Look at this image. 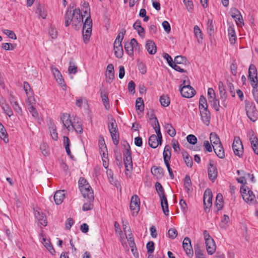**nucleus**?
Wrapping results in <instances>:
<instances>
[{
    "label": "nucleus",
    "instance_id": "nucleus-59",
    "mask_svg": "<svg viewBox=\"0 0 258 258\" xmlns=\"http://www.w3.org/2000/svg\"><path fill=\"white\" fill-rule=\"evenodd\" d=\"M49 34L52 39H56L57 37V31L54 26L50 27Z\"/></svg>",
    "mask_w": 258,
    "mask_h": 258
},
{
    "label": "nucleus",
    "instance_id": "nucleus-45",
    "mask_svg": "<svg viewBox=\"0 0 258 258\" xmlns=\"http://www.w3.org/2000/svg\"><path fill=\"white\" fill-rule=\"evenodd\" d=\"M69 73L71 75L76 74L78 72V67L75 65V63L71 61L70 62V66L68 68Z\"/></svg>",
    "mask_w": 258,
    "mask_h": 258
},
{
    "label": "nucleus",
    "instance_id": "nucleus-22",
    "mask_svg": "<svg viewBox=\"0 0 258 258\" xmlns=\"http://www.w3.org/2000/svg\"><path fill=\"white\" fill-rule=\"evenodd\" d=\"M146 48L150 54H154L157 51V48L155 43L151 40L147 41Z\"/></svg>",
    "mask_w": 258,
    "mask_h": 258
},
{
    "label": "nucleus",
    "instance_id": "nucleus-4",
    "mask_svg": "<svg viewBox=\"0 0 258 258\" xmlns=\"http://www.w3.org/2000/svg\"><path fill=\"white\" fill-rule=\"evenodd\" d=\"M157 135H152L148 140L149 145L152 148H156L159 145L162 144V137L160 132V127L154 128Z\"/></svg>",
    "mask_w": 258,
    "mask_h": 258
},
{
    "label": "nucleus",
    "instance_id": "nucleus-15",
    "mask_svg": "<svg viewBox=\"0 0 258 258\" xmlns=\"http://www.w3.org/2000/svg\"><path fill=\"white\" fill-rule=\"evenodd\" d=\"M249 140L253 152L258 155V139L253 132L250 133Z\"/></svg>",
    "mask_w": 258,
    "mask_h": 258
},
{
    "label": "nucleus",
    "instance_id": "nucleus-29",
    "mask_svg": "<svg viewBox=\"0 0 258 258\" xmlns=\"http://www.w3.org/2000/svg\"><path fill=\"white\" fill-rule=\"evenodd\" d=\"M52 72L54 75V77L55 78L56 81L59 83L60 85H63L64 83V81L62 78V75L58 69L57 68H53L52 69Z\"/></svg>",
    "mask_w": 258,
    "mask_h": 258
},
{
    "label": "nucleus",
    "instance_id": "nucleus-43",
    "mask_svg": "<svg viewBox=\"0 0 258 258\" xmlns=\"http://www.w3.org/2000/svg\"><path fill=\"white\" fill-rule=\"evenodd\" d=\"M163 154L164 159H170L171 154V147L169 145H167L165 146Z\"/></svg>",
    "mask_w": 258,
    "mask_h": 258
},
{
    "label": "nucleus",
    "instance_id": "nucleus-30",
    "mask_svg": "<svg viewBox=\"0 0 258 258\" xmlns=\"http://www.w3.org/2000/svg\"><path fill=\"white\" fill-rule=\"evenodd\" d=\"M151 170V173L157 177H161L163 175V169L161 167L153 166Z\"/></svg>",
    "mask_w": 258,
    "mask_h": 258
},
{
    "label": "nucleus",
    "instance_id": "nucleus-28",
    "mask_svg": "<svg viewBox=\"0 0 258 258\" xmlns=\"http://www.w3.org/2000/svg\"><path fill=\"white\" fill-rule=\"evenodd\" d=\"M101 98L104 104V107L106 109L109 108V99L108 97V93L106 91L101 92Z\"/></svg>",
    "mask_w": 258,
    "mask_h": 258
},
{
    "label": "nucleus",
    "instance_id": "nucleus-55",
    "mask_svg": "<svg viewBox=\"0 0 258 258\" xmlns=\"http://www.w3.org/2000/svg\"><path fill=\"white\" fill-rule=\"evenodd\" d=\"M113 144L117 145L119 143V134L118 132H115L110 134Z\"/></svg>",
    "mask_w": 258,
    "mask_h": 258
},
{
    "label": "nucleus",
    "instance_id": "nucleus-47",
    "mask_svg": "<svg viewBox=\"0 0 258 258\" xmlns=\"http://www.w3.org/2000/svg\"><path fill=\"white\" fill-rule=\"evenodd\" d=\"M160 102L163 106L167 107L170 104V99L167 96L163 95L160 97Z\"/></svg>",
    "mask_w": 258,
    "mask_h": 258
},
{
    "label": "nucleus",
    "instance_id": "nucleus-32",
    "mask_svg": "<svg viewBox=\"0 0 258 258\" xmlns=\"http://www.w3.org/2000/svg\"><path fill=\"white\" fill-rule=\"evenodd\" d=\"M108 127L110 134L118 132L117 123L115 119L113 118H111L109 120Z\"/></svg>",
    "mask_w": 258,
    "mask_h": 258
},
{
    "label": "nucleus",
    "instance_id": "nucleus-54",
    "mask_svg": "<svg viewBox=\"0 0 258 258\" xmlns=\"http://www.w3.org/2000/svg\"><path fill=\"white\" fill-rule=\"evenodd\" d=\"M28 108L29 112L32 114V116L34 118H37L38 117V113L37 111L31 104H29L28 105Z\"/></svg>",
    "mask_w": 258,
    "mask_h": 258
},
{
    "label": "nucleus",
    "instance_id": "nucleus-51",
    "mask_svg": "<svg viewBox=\"0 0 258 258\" xmlns=\"http://www.w3.org/2000/svg\"><path fill=\"white\" fill-rule=\"evenodd\" d=\"M229 221V217L227 215H224L220 223V226L221 228L225 229L227 226V223Z\"/></svg>",
    "mask_w": 258,
    "mask_h": 258
},
{
    "label": "nucleus",
    "instance_id": "nucleus-50",
    "mask_svg": "<svg viewBox=\"0 0 258 258\" xmlns=\"http://www.w3.org/2000/svg\"><path fill=\"white\" fill-rule=\"evenodd\" d=\"M114 54L116 57L118 58H121L123 54V50L122 46H115L114 47Z\"/></svg>",
    "mask_w": 258,
    "mask_h": 258
},
{
    "label": "nucleus",
    "instance_id": "nucleus-13",
    "mask_svg": "<svg viewBox=\"0 0 258 258\" xmlns=\"http://www.w3.org/2000/svg\"><path fill=\"white\" fill-rule=\"evenodd\" d=\"M204 204L206 212L212 205V193L209 189H207L204 192Z\"/></svg>",
    "mask_w": 258,
    "mask_h": 258
},
{
    "label": "nucleus",
    "instance_id": "nucleus-57",
    "mask_svg": "<svg viewBox=\"0 0 258 258\" xmlns=\"http://www.w3.org/2000/svg\"><path fill=\"white\" fill-rule=\"evenodd\" d=\"M106 173L108 178L109 181L112 184L116 185V180L113 177V174L111 170H107Z\"/></svg>",
    "mask_w": 258,
    "mask_h": 258
},
{
    "label": "nucleus",
    "instance_id": "nucleus-3",
    "mask_svg": "<svg viewBox=\"0 0 258 258\" xmlns=\"http://www.w3.org/2000/svg\"><path fill=\"white\" fill-rule=\"evenodd\" d=\"M92 22L90 15L86 18L83 27V37L85 43H87L90 39L92 32Z\"/></svg>",
    "mask_w": 258,
    "mask_h": 258
},
{
    "label": "nucleus",
    "instance_id": "nucleus-5",
    "mask_svg": "<svg viewBox=\"0 0 258 258\" xmlns=\"http://www.w3.org/2000/svg\"><path fill=\"white\" fill-rule=\"evenodd\" d=\"M245 110L246 115L251 121L254 122L258 119V112L253 103L250 102H246Z\"/></svg>",
    "mask_w": 258,
    "mask_h": 258
},
{
    "label": "nucleus",
    "instance_id": "nucleus-18",
    "mask_svg": "<svg viewBox=\"0 0 258 258\" xmlns=\"http://www.w3.org/2000/svg\"><path fill=\"white\" fill-rule=\"evenodd\" d=\"M34 215L42 225L44 226L47 225V222L46 217L43 213L39 211L34 210Z\"/></svg>",
    "mask_w": 258,
    "mask_h": 258
},
{
    "label": "nucleus",
    "instance_id": "nucleus-40",
    "mask_svg": "<svg viewBox=\"0 0 258 258\" xmlns=\"http://www.w3.org/2000/svg\"><path fill=\"white\" fill-rule=\"evenodd\" d=\"M0 137L5 143L9 142L7 134L4 125L0 122Z\"/></svg>",
    "mask_w": 258,
    "mask_h": 258
},
{
    "label": "nucleus",
    "instance_id": "nucleus-41",
    "mask_svg": "<svg viewBox=\"0 0 258 258\" xmlns=\"http://www.w3.org/2000/svg\"><path fill=\"white\" fill-rule=\"evenodd\" d=\"M184 185L188 194L191 191V181L189 175H186L184 179Z\"/></svg>",
    "mask_w": 258,
    "mask_h": 258
},
{
    "label": "nucleus",
    "instance_id": "nucleus-37",
    "mask_svg": "<svg viewBox=\"0 0 258 258\" xmlns=\"http://www.w3.org/2000/svg\"><path fill=\"white\" fill-rule=\"evenodd\" d=\"M182 154L184 161L185 162L187 166L191 168L193 164L192 158L189 156L188 153L186 152H183Z\"/></svg>",
    "mask_w": 258,
    "mask_h": 258
},
{
    "label": "nucleus",
    "instance_id": "nucleus-31",
    "mask_svg": "<svg viewBox=\"0 0 258 258\" xmlns=\"http://www.w3.org/2000/svg\"><path fill=\"white\" fill-rule=\"evenodd\" d=\"M1 106L2 107L5 112L9 116L11 117L13 115V111L9 105L5 101L1 103Z\"/></svg>",
    "mask_w": 258,
    "mask_h": 258
},
{
    "label": "nucleus",
    "instance_id": "nucleus-61",
    "mask_svg": "<svg viewBox=\"0 0 258 258\" xmlns=\"http://www.w3.org/2000/svg\"><path fill=\"white\" fill-rule=\"evenodd\" d=\"M218 88L219 90L220 96L227 95L226 92L224 88V84L221 81H220L218 83Z\"/></svg>",
    "mask_w": 258,
    "mask_h": 258
},
{
    "label": "nucleus",
    "instance_id": "nucleus-9",
    "mask_svg": "<svg viewBox=\"0 0 258 258\" xmlns=\"http://www.w3.org/2000/svg\"><path fill=\"white\" fill-rule=\"evenodd\" d=\"M84 198L87 199L89 201L94 200V193L90 185H86L80 189Z\"/></svg>",
    "mask_w": 258,
    "mask_h": 258
},
{
    "label": "nucleus",
    "instance_id": "nucleus-62",
    "mask_svg": "<svg viewBox=\"0 0 258 258\" xmlns=\"http://www.w3.org/2000/svg\"><path fill=\"white\" fill-rule=\"evenodd\" d=\"M187 142L192 145H195L197 142V138L194 135H189L186 137Z\"/></svg>",
    "mask_w": 258,
    "mask_h": 258
},
{
    "label": "nucleus",
    "instance_id": "nucleus-17",
    "mask_svg": "<svg viewBox=\"0 0 258 258\" xmlns=\"http://www.w3.org/2000/svg\"><path fill=\"white\" fill-rule=\"evenodd\" d=\"M61 120L63 125L68 129V130L69 131H71L73 122H72L70 119V115L67 113L63 114L61 117Z\"/></svg>",
    "mask_w": 258,
    "mask_h": 258
},
{
    "label": "nucleus",
    "instance_id": "nucleus-27",
    "mask_svg": "<svg viewBox=\"0 0 258 258\" xmlns=\"http://www.w3.org/2000/svg\"><path fill=\"white\" fill-rule=\"evenodd\" d=\"M210 139L211 143L212 144L213 147L222 145L219 136L215 133H211Z\"/></svg>",
    "mask_w": 258,
    "mask_h": 258
},
{
    "label": "nucleus",
    "instance_id": "nucleus-44",
    "mask_svg": "<svg viewBox=\"0 0 258 258\" xmlns=\"http://www.w3.org/2000/svg\"><path fill=\"white\" fill-rule=\"evenodd\" d=\"M136 108L137 110L142 111L144 108V103L143 99L141 97H139L137 99L136 101Z\"/></svg>",
    "mask_w": 258,
    "mask_h": 258
},
{
    "label": "nucleus",
    "instance_id": "nucleus-46",
    "mask_svg": "<svg viewBox=\"0 0 258 258\" xmlns=\"http://www.w3.org/2000/svg\"><path fill=\"white\" fill-rule=\"evenodd\" d=\"M199 109L201 110L204 108H208L207 101L206 98L203 96H201L199 100Z\"/></svg>",
    "mask_w": 258,
    "mask_h": 258
},
{
    "label": "nucleus",
    "instance_id": "nucleus-36",
    "mask_svg": "<svg viewBox=\"0 0 258 258\" xmlns=\"http://www.w3.org/2000/svg\"><path fill=\"white\" fill-rule=\"evenodd\" d=\"M49 132L51 138L54 140L56 141L58 139V134L56 131V127L53 123H50Z\"/></svg>",
    "mask_w": 258,
    "mask_h": 258
},
{
    "label": "nucleus",
    "instance_id": "nucleus-24",
    "mask_svg": "<svg viewBox=\"0 0 258 258\" xmlns=\"http://www.w3.org/2000/svg\"><path fill=\"white\" fill-rule=\"evenodd\" d=\"M141 22L140 20H137L133 25L134 29L138 31V34L142 37H144L145 34V29L141 25Z\"/></svg>",
    "mask_w": 258,
    "mask_h": 258
},
{
    "label": "nucleus",
    "instance_id": "nucleus-12",
    "mask_svg": "<svg viewBox=\"0 0 258 258\" xmlns=\"http://www.w3.org/2000/svg\"><path fill=\"white\" fill-rule=\"evenodd\" d=\"M181 95L185 98H191L196 93L195 89L190 85L182 86L180 89Z\"/></svg>",
    "mask_w": 258,
    "mask_h": 258
},
{
    "label": "nucleus",
    "instance_id": "nucleus-56",
    "mask_svg": "<svg viewBox=\"0 0 258 258\" xmlns=\"http://www.w3.org/2000/svg\"><path fill=\"white\" fill-rule=\"evenodd\" d=\"M146 247L148 253L150 254H152L154 252L155 248L154 242L152 241L148 242L147 244Z\"/></svg>",
    "mask_w": 258,
    "mask_h": 258
},
{
    "label": "nucleus",
    "instance_id": "nucleus-8",
    "mask_svg": "<svg viewBox=\"0 0 258 258\" xmlns=\"http://www.w3.org/2000/svg\"><path fill=\"white\" fill-rule=\"evenodd\" d=\"M208 173L210 180L214 181L217 177L218 170L213 161H210L208 168Z\"/></svg>",
    "mask_w": 258,
    "mask_h": 258
},
{
    "label": "nucleus",
    "instance_id": "nucleus-20",
    "mask_svg": "<svg viewBox=\"0 0 258 258\" xmlns=\"http://www.w3.org/2000/svg\"><path fill=\"white\" fill-rule=\"evenodd\" d=\"M54 200L56 205L60 204L64 198V190H57L54 195Z\"/></svg>",
    "mask_w": 258,
    "mask_h": 258
},
{
    "label": "nucleus",
    "instance_id": "nucleus-14",
    "mask_svg": "<svg viewBox=\"0 0 258 258\" xmlns=\"http://www.w3.org/2000/svg\"><path fill=\"white\" fill-rule=\"evenodd\" d=\"M201 119L206 125H209L210 122L211 114L208 108L206 107L200 110Z\"/></svg>",
    "mask_w": 258,
    "mask_h": 258
},
{
    "label": "nucleus",
    "instance_id": "nucleus-26",
    "mask_svg": "<svg viewBox=\"0 0 258 258\" xmlns=\"http://www.w3.org/2000/svg\"><path fill=\"white\" fill-rule=\"evenodd\" d=\"M213 149L216 155L221 159L225 157V152L222 145L214 146Z\"/></svg>",
    "mask_w": 258,
    "mask_h": 258
},
{
    "label": "nucleus",
    "instance_id": "nucleus-1",
    "mask_svg": "<svg viewBox=\"0 0 258 258\" xmlns=\"http://www.w3.org/2000/svg\"><path fill=\"white\" fill-rule=\"evenodd\" d=\"M65 26L68 27L71 23H72L73 26L76 28L81 25V22H83V16L80 14V10L79 8L75 9L72 10L71 7L70 6L65 14Z\"/></svg>",
    "mask_w": 258,
    "mask_h": 258
},
{
    "label": "nucleus",
    "instance_id": "nucleus-64",
    "mask_svg": "<svg viewBox=\"0 0 258 258\" xmlns=\"http://www.w3.org/2000/svg\"><path fill=\"white\" fill-rule=\"evenodd\" d=\"M4 33L7 35L9 38L12 39H16L17 37L14 32L11 30L5 29L4 30Z\"/></svg>",
    "mask_w": 258,
    "mask_h": 258
},
{
    "label": "nucleus",
    "instance_id": "nucleus-53",
    "mask_svg": "<svg viewBox=\"0 0 258 258\" xmlns=\"http://www.w3.org/2000/svg\"><path fill=\"white\" fill-rule=\"evenodd\" d=\"M194 33L195 36L198 38V42H200L199 39H203L202 33L200 28L197 25L194 27Z\"/></svg>",
    "mask_w": 258,
    "mask_h": 258
},
{
    "label": "nucleus",
    "instance_id": "nucleus-34",
    "mask_svg": "<svg viewBox=\"0 0 258 258\" xmlns=\"http://www.w3.org/2000/svg\"><path fill=\"white\" fill-rule=\"evenodd\" d=\"M255 198V195L250 190L248 191L246 195L244 194L243 195V199L246 203H252V202L254 201Z\"/></svg>",
    "mask_w": 258,
    "mask_h": 258
},
{
    "label": "nucleus",
    "instance_id": "nucleus-6",
    "mask_svg": "<svg viewBox=\"0 0 258 258\" xmlns=\"http://www.w3.org/2000/svg\"><path fill=\"white\" fill-rule=\"evenodd\" d=\"M232 149L236 156L242 157L243 154V146L239 137H234L232 144Z\"/></svg>",
    "mask_w": 258,
    "mask_h": 258
},
{
    "label": "nucleus",
    "instance_id": "nucleus-21",
    "mask_svg": "<svg viewBox=\"0 0 258 258\" xmlns=\"http://www.w3.org/2000/svg\"><path fill=\"white\" fill-rule=\"evenodd\" d=\"M71 130H75L79 134H81L83 132L82 123L79 118L74 119Z\"/></svg>",
    "mask_w": 258,
    "mask_h": 258
},
{
    "label": "nucleus",
    "instance_id": "nucleus-16",
    "mask_svg": "<svg viewBox=\"0 0 258 258\" xmlns=\"http://www.w3.org/2000/svg\"><path fill=\"white\" fill-rule=\"evenodd\" d=\"M114 67L112 64H109L107 67L106 73V82L110 84L114 79Z\"/></svg>",
    "mask_w": 258,
    "mask_h": 258
},
{
    "label": "nucleus",
    "instance_id": "nucleus-52",
    "mask_svg": "<svg viewBox=\"0 0 258 258\" xmlns=\"http://www.w3.org/2000/svg\"><path fill=\"white\" fill-rule=\"evenodd\" d=\"M233 18L235 21L237 26L242 27L244 25V21L241 14L237 15V16H236L235 17H233Z\"/></svg>",
    "mask_w": 258,
    "mask_h": 258
},
{
    "label": "nucleus",
    "instance_id": "nucleus-63",
    "mask_svg": "<svg viewBox=\"0 0 258 258\" xmlns=\"http://www.w3.org/2000/svg\"><path fill=\"white\" fill-rule=\"evenodd\" d=\"M40 149L41 153L44 155L46 156L48 154V146L46 143H43L41 144Z\"/></svg>",
    "mask_w": 258,
    "mask_h": 258
},
{
    "label": "nucleus",
    "instance_id": "nucleus-49",
    "mask_svg": "<svg viewBox=\"0 0 258 258\" xmlns=\"http://www.w3.org/2000/svg\"><path fill=\"white\" fill-rule=\"evenodd\" d=\"M251 76L257 77V70L255 66L253 64L249 66L248 70V78H250Z\"/></svg>",
    "mask_w": 258,
    "mask_h": 258
},
{
    "label": "nucleus",
    "instance_id": "nucleus-60",
    "mask_svg": "<svg viewBox=\"0 0 258 258\" xmlns=\"http://www.w3.org/2000/svg\"><path fill=\"white\" fill-rule=\"evenodd\" d=\"M183 3H184L187 9V11L189 12H191L193 8L194 5L191 0H183Z\"/></svg>",
    "mask_w": 258,
    "mask_h": 258
},
{
    "label": "nucleus",
    "instance_id": "nucleus-25",
    "mask_svg": "<svg viewBox=\"0 0 258 258\" xmlns=\"http://www.w3.org/2000/svg\"><path fill=\"white\" fill-rule=\"evenodd\" d=\"M160 202H161V205L162 207V209L163 210V212L166 215H168L169 214V209H168V204L167 200L166 198V196L160 198Z\"/></svg>",
    "mask_w": 258,
    "mask_h": 258
},
{
    "label": "nucleus",
    "instance_id": "nucleus-58",
    "mask_svg": "<svg viewBox=\"0 0 258 258\" xmlns=\"http://www.w3.org/2000/svg\"><path fill=\"white\" fill-rule=\"evenodd\" d=\"M150 119L152 120L154 119V121L152 122V126L154 128L155 127H160L159 123L158 122V120L156 117L155 115L151 113L150 116Z\"/></svg>",
    "mask_w": 258,
    "mask_h": 258
},
{
    "label": "nucleus",
    "instance_id": "nucleus-2",
    "mask_svg": "<svg viewBox=\"0 0 258 258\" xmlns=\"http://www.w3.org/2000/svg\"><path fill=\"white\" fill-rule=\"evenodd\" d=\"M125 148V151L123 153V161L125 168V175L127 176H131V171L133 169V162L132 158V152L130 146L128 144L124 145Z\"/></svg>",
    "mask_w": 258,
    "mask_h": 258
},
{
    "label": "nucleus",
    "instance_id": "nucleus-33",
    "mask_svg": "<svg viewBox=\"0 0 258 258\" xmlns=\"http://www.w3.org/2000/svg\"><path fill=\"white\" fill-rule=\"evenodd\" d=\"M36 13L43 19H45L47 16L46 11L41 5H38L37 6Z\"/></svg>",
    "mask_w": 258,
    "mask_h": 258
},
{
    "label": "nucleus",
    "instance_id": "nucleus-10",
    "mask_svg": "<svg viewBox=\"0 0 258 258\" xmlns=\"http://www.w3.org/2000/svg\"><path fill=\"white\" fill-rule=\"evenodd\" d=\"M139 45L136 39L133 38L130 42H126L124 43V49L126 53L130 56L133 55L134 49Z\"/></svg>",
    "mask_w": 258,
    "mask_h": 258
},
{
    "label": "nucleus",
    "instance_id": "nucleus-23",
    "mask_svg": "<svg viewBox=\"0 0 258 258\" xmlns=\"http://www.w3.org/2000/svg\"><path fill=\"white\" fill-rule=\"evenodd\" d=\"M228 34L230 43L232 44H234L236 41V36L233 26H230L228 27Z\"/></svg>",
    "mask_w": 258,
    "mask_h": 258
},
{
    "label": "nucleus",
    "instance_id": "nucleus-39",
    "mask_svg": "<svg viewBox=\"0 0 258 258\" xmlns=\"http://www.w3.org/2000/svg\"><path fill=\"white\" fill-rule=\"evenodd\" d=\"M188 62V60L185 57L181 55H178L175 57L173 63L177 64H186Z\"/></svg>",
    "mask_w": 258,
    "mask_h": 258
},
{
    "label": "nucleus",
    "instance_id": "nucleus-48",
    "mask_svg": "<svg viewBox=\"0 0 258 258\" xmlns=\"http://www.w3.org/2000/svg\"><path fill=\"white\" fill-rule=\"evenodd\" d=\"M165 127L170 136L173 137L175 136L176 131L171 124L167 123L165 125Z\"/></svg>",
    "mask_w": 258,
    "mask_h": 258
},
{
    "label": "nucleus",
    "instance_id": "nucleus-38",
    "mask_svg": "<svg viewBox=\"0 0 258 258\" xmlns=\"http://www.w3.org/2000/svg\"><path fill=\"white\" fill-rule=\"evenodd\" d=\"M208 100L209 103L211 104V105L216 111H219L220 110V105L219 100L218 99L216 98V97L212 98V99H210Z\"/></svg>",
    "mask_w": 258,
    "mask_h": 258
},
{
    "label": "nucleus",
    "instance_id": "nucleus-42",
    "mask_svg": "<svg viewBox=\"0 0 258 258\" xmlns=\"http://www.w3.org/2000/svg\"><path fill=\"white\" fill-rule=\"evenodd\" d=\"M43 245L47 248V249L51 253L53 254L55 252V250L53 247L50 241L43 238Z\"/></svg>",
    "mask_w": 258,
    "mask_h": 258
},
{
    "label": "nucleus",
    "instance_id": "nucleus-35",
    "mask_svg": "<svg viewBox=\"0 0 258 258\" xmlns=\"http://www.w3.org/2000/svg\"><path fill=\"white\" fill-rule=\"evenodd\" d=\"M216 207L217 210L222 209L223 206V196L221 194H217L216 199Z\"/></svg>",
    "mask_w": 258,
    "mask_h": 258
},
{
    "label": "nucleus",
    "instance_id": "nucleus-11",
    "mask_svg": "<svg viewBox=\"0 0 258 258\" xmlns=\"http://www.w3.org/2000/svg\"><path fill=\"white\" fill-rule=\"evenodd\" d=\"M182 247L188 256L191 257L193 256L194 251L189 238L187 237L184 238L182 242Z\"/></svg>",
    "mask_w": 258,
    "mask_h": 258
},
{
    "label": "nucleus",
    "instance_id": "nucleus-7",
    "mask_svg": "<svg viewBox=\"0 0 258 258\" xmlns=\"http://www.w3.org/2000/svg\"><path fill=\"white\" fill-rule=\"evenodd\" d=\"M140 200L137 195L133 196L131 200L130 209L133 212V215H137L140 211Z\"/></svg>",
    "mask_w": 258,
    "mask_h": 258
},
{
    "label": "nucleus",
    "instance_id": "nucleus-19",
    "mask_svg": "<svg viewBox=\"0 0 258 258\" xmlns=\"http://www.w3.org/2000/svg\"><path fill=\"white\" fill-rule=\"evenodd\" d=\"M205 243L207 251L208 254L210 255L213 254L216 250V244L214 239L213 238L209 239V240L206 241Z\"/></svg>",
    "mask_w": 258,
    "mask_h": 258
}]
</instances>
